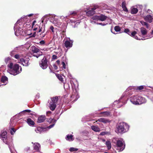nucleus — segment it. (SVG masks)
Instances as JSON below:
<instances>
[{
  "instance_id": "nucleus-1",
  "label": "nucleus",
  "mask_w": 153,
  "mask_h": 153,
  "mask_svg": "<svg viewBox=\"0 0 153 153\" xmlns=\"http://www.w3.org/2000/svg\"><path fill=\"white\" fill-rule=\"evenodd\" d=\"M68 77L69 78V82L68 84L69 88H70L71 86L72 91L70 94L69 97L68 98V99H69L68 102V109L71 107V105H69L76 101L79 98V96L78 92L79 84L77 80L75 78H73L71 75L69 73L68 74Z\"/></svg>"
},
{
  "instance_id": "nucleus-2",
  "label": "nucleus",
  "mask_w": 153,
  "mask_h": 153,
  "mask_svg": "<svg viewBox=\"0 0 153 153\" xmlns=\"http://www.w3.org/2000/svg\"><path fill=\"white\" fill-rule=\"evenodd\" d=\"M86 11H82L80 10L70 11L68 16V23H71L74 27L78 25L80 22V20L85 17V13Z\"/></svg>"
},
{
  "instance_id": "nucleus-3",
  "label": "nucleus",
  "mask_w": 153,
  "mask_h": 153,
  "mask_svg": "<svg viewBox=\"0 0 153 153\" xmlns=\"http://www.w3.org/2000/svg\"><path fill=\"white\" fill-rule=\"evenodd\" d=\"M145 86L140 85L137 87L129 86L120 98L118 100L115 101L114 104L117 105V107L119 108L126 103L127 99V96L131 95L132 93V91L135 90H140L143 89Z\"/></svg>"
},
{
  "instance_id": "nucleus-4",
  "label": "nucleus",
  "mask_w": 153,
  "mask_h": 153,
  "mask_svg": "<svg viewBox=\"0 0 153 153\" xmlns=\"http://www.w3.org/2000/svg\"><path fill=\"white\" fill-rule=\"evenodd\" d=\"M8 67L9 69L10 73L14 75H16L19 74L22 71V68L17 64H14L10 62L8 65Z\"/></svg>"
},
{
  "instance_id": "nucleus-5",
  "label": "nucleus",
  "mask_w": 153,
  "mask_h": 153,
  "mask_svg": "<svg viewBox=\"0 0 153 153\" xmlns=\"http://www.w3.org/2000/svg\"><path fill=\"white\" fill-rule=\"evenodd\" d=\"M129 126L125 122L118 123L117 125L115 132L117 133H123L127 131L129 128Z\"/></svg>"
},
{
  "instance_id": "nucleus-6",
  "label": "nucleus",
  "mask_w": 153,
  "mask_h": 153,
  "mask_svg": "<svg viewBox=\"0 0 153 153\" xmlns=\"http://www.w3.org/2000/svg\"><path fill=\"white\" fill-rule=\"evenodd\" d=\"M107 18V16L103 15H101L100 16H95L91 17L90 20L91 23L95 24L97 21H104Z\"/></svg>"
},
{
  "instance_id": "nucleus-7",
  "label": "nucleus",
  "mask_w": 153,
  "mask_h": 153,
  "mask_svg": "<svg viewBox=\"0 0 153 153\" xmlns=\"http://www.w3.org/2000/svg\"><path fill=\"white\" fill-rule=\"evenodd\" d=\"M31 51L33 53H37L36 55L34 54L33 56L38 58L42 55V52L37 47L35 46H32L31 47Z\"/></svg>"
},
{
  "instance_id": "nucleus-8",
  "label": "nucleus",
  "mask_w": 153,
  "mask_h": 153,
  "mask_svg": "<svg viewBox=\"0 0 153 153\" xmlns=\"http://www.w3.org/2000/svg\"><path fill=\"white\" fill-rule=\"evenodd\" d=\"M30 59L27 57H21L20 59V62L19 63L22 64L23 66H28L30 64L29 62Z\"/></svg>"
},
{
  "instance_id": "nucleus-9",
  "label": "nucleus",
  "mask_w": 153,
  "mask_h": 153,
  "mask_svg": "<svg viewBox=\"0 0 153 153\" xmlns=\"http://www.w3.org/2000/svg\"><path fill=\"white\" fill-rule=\"evenodd\" d=\"M48 61L47 58L45 56H44L39 63L40 66L43 69H46L48 65Z\"/></svg>"
},
{
  "instance_id": "nucleus-10",
  "label": "nucleus",
  "mask_w": 153,
  "mask_h": 153,
  "mask_svg": "<svg viewBox=\"0 0 153 153\" xmlns=\"http://www.w3.org/2000/svg\"><path fill=\"white\" fill-rule=\"evenodd\" d=\"M124 32L128 34V35H129L131 37H133L134 39H137V40H140L141 39L139 38H138V37L137 36H136V34L137 33L135 31H134L132 32H131L128 29H126L124 30Z\"/></svg>"
},
{
  "instance_id": "nucleus-11",
  "label": "nucleus",
  "mask_w": 153,
  "mask_h": 153,
  "mask_svg": "<svg viewBox=\"0 0 153 153\" xmlns=\"http://www.w3.org/2000/svg\"><path fill=\"white\" fill-rule=\"evenodd\" d=\"M116 145L117 147L120 148L119 151L120 152L123 151L125 147L124 142L122 140H119Z\"/></svg>"
},
{
  "instance_id": "nucleus-12",
  "label": "nucleus",
  "mask_w": 153,
  "mask_h": 153,
  "mask_svg": "<svg viewBox=\"0 0 153 153\" xmlns=\"http://www.w3.org/2000/svg\"><path fill=\"white\" fill-rule=\"evenodd\" d=\"M99 6L97 5H95L94 7L91 8V10L86 12V14L88 16H91L94 14L95 13V10L98 8Z\"/></svg>"
},
{
  "instance_id": "nucleus-13",
  "label": "nucleus",
  "mask_w": 153,
  "mask_h": 153,
  "mask_svg": "<svg viewBox=\"0 0 153 153\" xmlns=\"http://www.w3.org/2000/svg\"><path fill=\"white\" fill-rule=\"evenodd\" d=\"M0 136L3 142L6 144L8 145V142L7 141V132L5 131L2 132L0 135Z\"/></svg>"
},
{
  "instance_id": "nucleus-14",
  "label": "nucleus",
  "mask_w": 153,
  "mask_h": 153,
  "mask_svg": "<svg viewBox=\"0 0 153 153\" xmlns=\"http://www.w3.org/2000/svg\"><path fill=\"white\" fill-rule=\"evenodd\" d=\"M66 30H65L63 31L62 32V35L61 36V38H63L65 37V38L63 40L64 44L63 45V47H65L67 48V39L66 38V35L65 34Z\"/></svg>"
},
{
  "instance_id": "nucleus-15",
  "label": "nucleus",
  "mask_w": 153,
  "mask_h": 153,
  "mask_svg": "<svg viewBox=\"0 0 153 153\" xmlns=\"http://www.w3.org/2000/svg\"><path fill=\"white\" fill-rule=\"evenodd\" d=\"M137 105L141 104L146 102L145 98L141 96L138 95Z\"/></svg>"
},
{
  "instance_id": "nucleus-16",
  "label": "nucleus",
  "mask_w": 153,
  "mask_h": 153,
  "mask_svg": "<svg viewBox=\"0 0 153 153\" xmlns=\"http://www.w3.org/2000/svg\"><path fill=\"white\" fill-rule=\"evenodd\" d=\"M138 95L131 96L130 97V101L133 104L137 105Z\"/></svg>"
},
{
  "instance_id": "nucleus-17",
  "label": "nucleus",
  "mask_w": 153,
  "mask_h": 153,
  "mask_svg": "<svg viewBox=\"0 0 153 153\" xmlns=\"http://www.w3.org/2000/svg\"><path fill=\"white\" fill-rule=\"evenodd\" d=\"M145 20L149 23H151L153 21V16L148 15L144 17Z\"/></svg>"
},
{
  "instance_id": "nucleus-18",
  "label": "nucleus",
  "mask_w": 153,
  "mask_h": 153,
  "mask_svg": "<svg viewBox=\"0 0 153 153\" xmlns=\"http://www.w3.org/2000/svg\"><path fill=\"white\" fill-rule=\"evenodd\" d=\"M46 119L45 115H42L38 118L37 122L39 123L43 122Z\"/></svg>"
},
{
  "instance_id": "nucleus-19",
  "label": "nucleus",
  "mask_w": 153,
  "mask_h": 153,
  "mask_svg": "<svg viewBox=\"0 0 153 153\" xmlns=\"http://www.w3.org/2000/svg\"><path fill=\"white\" fill-rule=\"evenodd\" d=\"M73 41L72 40H71L68 37V42H67V46H68V50L73 45Z\"/></svg>"
},
{
  "instance_id": "nucleus-20",
  "label": "nucleus",
  "mask_w": 153,
  "mask_h": 153,
  "mask_svg": "<svg viewBox=\"0 0 153 153\" xmlns=\"http://www.w3.org/2000/svg\"><path fill=\"white\" fill-rule=\"evenodd\" d=\"M8 79L6 76H1V82L6 83L4 85H6L8 82Z\"/></svg>"
},
{
  "instance_id": "nucleus-21",
  "label": "nucleus",
  "mask_w": 153,
  "mask_h": 153,
  "mask_svg": "<svg viewBox=\"0 0 153 153\" xmlns=\"http://www.w3.org/2000/svg\"><path fill=\"white\" fill-rule=\"evenodd\" d=\"M51 102L56 105L59 100L58 97L56 96L55 97L51 98Z\"/></svg>"
},
{
  "instance_id": "nucleus-22",
  "label": "nucleus",
  "mask_w": 153,
  "mask_h": 153,
  "mask_svg": "<svg viewBox=\"0 0 153 153\" xmlns=\"http://www.w3.org/2000/svg\"><path fill=\"white\" fill-rule=\"evenodd\" d=\"M40 147V145L38 143H35L34 145V149L37 152L39 150V148Z\"/></svg>"
},
{
  "instance_id": "nucleus-23",
  "label": "nucleus",
  "mask_w": 153,
  "mask_h": 153,
  "mask_svg": "<svg viewBox=\"0 0 153 153\" xmlns=\"http://www.w3.org/2000/svg\"><path fill=\"white\" fill-rule=\"evenodd\" d=\"M49 104L50 109L52 111L54 110L56 108V104H54V103H52L51 102H50V103Z\"/></svg>"
},
{
  "instance_id": "nucleus-24",
  "label": "nucleus",
  "mask_w": 153,
  "mask_h": 153,
  "mask_svg": "<svg viewBox=\"0 0 153 153\" xmlns=\"http://www.w3.org/2000/svg\"><path fill=\"white\" fill-rule=\"evenodd\" d=\"M97 121L101 122H102L104 123H106L109 122V120L107 119L103 118H101L98 119Z\"/></svg>"
},
{
  "instance_id": "nucleus-25",
  "label": "nucleus",
  "mask_w": 153,
  "mask_h": 153,
  "mask_svg": "<svg viewBox=\"0 0 153 153\" xmlns=\"http://www.w3.org/2000/svg\"><path fill=\"white\" fill-rule=\"evenodd\" d=\"M74 137L73 135L71 134H68V141H72L74 139Z\"/></svg>"
},
{
  "instance_id": "nucleus-26",
  "label": "nucleus",
  "mask_w": 153,
  "mask_h": 153,
  "mask_svg": "<svg viewBox=\"0 0 153 153\" xmlns=\"http://www.w3.org/2000/svg\"><path fill=\"white\" fill-rule=\"evenodd\" d=\"M27 123L29 125L33 126L34 125L35 123L34 121L30 118L27 119Z\"/></svg>"
},
{
  "instance_id": "nucleus-27",
  "label": "nucleus",
  "mask_w": 153,
  "mask_h": 153,
  "mask_svg": "<svg viewBox=\"0 0 153 153\" xmlns=\"http://www.w3.org/2000/svg\"><path fill=\"white\" fill-rule=\"evenodd\" d=\"M91 128L93 130L96 132H99L100 131V128L94 126H91Z\"/></svg>"
},
{
  "instance_id": "nucleus-28",
  "label": "nucleus",
  "mask_w": 153,
  "mask_h": 153,
  "mask_svg": "<svg viewBox=\"0 0 153 153\" xmlns=\"http://www.w3.org/2000/svg\"><path fill=\"white\" fill-rule=\"evenodd\" d=\"M139 10H140L138 9L137 8L133 7L131 9V13L132 14H135L137 13L138 11Z\"/></svg>"
},
{
  "instance_id": "nucleus-29",
  "label": "nucleus",
  "mask_w": 153,
  "mask_h": 153,
  "mask_svg": "<svg viewBox=\"0 0 153 153\" xmlns=\"http://www.w3.org/2000/svg\"><path fill=\"white\" fill-rule=\"evenodd\" d=\"M140 31L142 34L143 35H145L147 33V30L143 27H142L140 28Z\"/></svg>"
},
{
  "instance_id": "nucleus-30",
  "label": "nucleus",
  "mask_w": 153,
  "mask_h": 153,
  "mask_svg": "<svg viewBox=\"0 0 153 153\" xmlns=\"http://www.w3.org/2000/svg\"><path fill=\"white\" fill-rule=\"evenodd\" d=\"M122 7L123 9V10L125 11L126 12H127L128 11V10L126 5V2L125 1H123L122 3Z\"/></svg>"
},
{
  "instance_id": "nucleus-31",
  "label": "nucleus",
  "mask_w": 153,
  "mask_h": 153,
  "mask_svg": "<svg viewBox=\"0 0 153 153\" xmlns=\"http://www.w3.org/2000/svg\"><path fill=\"white\" fill-rule=\"evenodd\" d=\"M44 128L41 127H37L35 130V131L37 133H39L42 132L43 131Z\"/></svg>"
},
{
  "instance_id": "nucleus-32",
  "label": "nucleus",
  "mask_w": 153,
  "mask_h": 153,
  "mask_svg": "<svg viewBox=\"0 0 153 153\" xmlns=\"http://www.w3.org/2000/svg\"><path fill=\"white\" fill-rule=\"evenodd\" d=\"M105 144L108 148V149H110L111 148V144L110 141H107L105 142Z\"/></svg>"
},
{
  "instance_id": "nucleus-33",
  "label": "nucleus",
  "mask_w": 153,
  "mask_h": 153,
  "mask_svg": "<svg viewBox=\"0 0 153 153\" xmlns=\"http://www.w3.org/2000/svg\"><path fill=\"white\" fill-rule=\"evenodd\" d=\"M46 121L50 123H54L56 120L50 118L49 119H46Z\"/></svg>"
},
{
  "instance_id": "nucleus-34",
  "label": "nucleus",
  "mask_w": 153,
  "mask_h": 153,
  "mask_svg": "<svg viewBox=\"0 0 153 153\" xmlns=\"http://www.w3.org/2000/svg\"><path fill=\"white\" fill-rule=\"evenodd\" d=\"M101 114L103 115V116L104 117H107L109 116L110 115V113L109 111H104L102 112L101 113Z\"/></svg>"
},
{
  "instance_id": "nucleus-35",
  "label": "nucleus",
  "mask_w": 153,
  "mask_h": 153,
  "mask_svg": "<svg viewBox=\"0 0 153 153\" xmlns=\"http://www.w3.org/2000/svg\"><path fill=\"white\" fill-rule=\"evenodd\" d=\"M140 23L143 26H145L148 29L149 28V25L146 22L143 21H140Z\"/></svg>"
},
{
  "instance_id": "nucleus-36",
  "label": "nucleus",
  "mask_w": 153,
  "mask_h": 153,
  "mask_svg": "<svg viewBox=\"0 0 153 153\" xmlns=\"http://www.w3.org/2000/svg\"><path fill=\"white\" fill-rule=\"evenodd\" d=\"M56 75L57 78L59 80H60V81L64 83L63 82V78H62V76L61 75L59 74H56Z\"/></svg>"
},
{
  "instance_id": "nucleus-37",
  "label": "nucleus",
  "mask_w": 153,
  "mask_h": 153,
  "mask_svg": "<svg viewBox=\"0 0 153 153\" xmlns=\"http://www.w3.org/2000/svg\"><path fill=\"white\" fill-rule=\"evenodd\" d=\"M111 133L109 131H103L101 132L100 133V135H110Z\"/></svg>"
},
{
  "instance_id": "nucleus-38",
  "label": "nucleus",
  "mask_w": 153,
  "mask_h": 153,
  "mask_svg": "<svg viewBox=\"0 0 153 153\" xmlns=\"http://www.w3.org/2000/svg\"><path fill=\"white\" fill-rule=\"evenodd\" d=\"M78 150V149L75 148L74 147H71L69 149V150L70 152H76Z\"/></svg>"
},
{
  "instance_id": "nucleus-39",
  "label": "nucleus",
  "mask_w": 153,
  "mask_h": 153,
  "mask_svg": "<svg viewBox=\"0 0 153 153\" xmlns=\"http://www.w3.org/2000/svg\"><path fill=\"white\" fill-rule=\"evenodd\" d=\"M61 64H62V65L61 67H60V68L64 69L66 68V64L64 61H62Z\"/></svg>"
},
{
  "instance_id": "nucleus-40",
  "label": "nucleus",
  "mask_w": 153,
  "mask_h": 153,
  "mask_svg": "<svg viewBox=\"0 0 153 153\" xmlns=\"http://www.w3.org/2000/svg\"><path fill=\"white\" fill-rule=\"evenodd\" d=\"M16 131L15 129L14 128H12L10 129V132L11 135H13Z\"/></svg>"
},
{
  "instance_id": "nucleus-41",
  "label": "nucleus",
  "mask_w": 153,
  "mask_h": 153,
  "mask_svg": "<svg viewBox=\"0 0 153 153\" xmlns=\"http://www.w3.org/2000/svg\"><path fill=\"white\" fill-rule=\"evenodd\" d=\"M114 29L115 30L116 32H118V31H120V27L118 26H115L114 27Z\"/></svg>"
},
{
  "instance_id": "nucleus-42",
  "label": "nucleus",
  "mask_w": 153,
  "mask_h": 153,
  "mask_svg": "<svg viewBox=\"0 0 153 153\" xmlns=\"http://www.w3.org/2000/svg\"><path fill=\"white\" fill-rule=\"evenodd\" d=\"M119 140H118L117 138H114L112 139V143L116 144H117L118 141Z\"/></svg>"
},
{
  "instance_id": "nucleus-43",
  "label": "nucleus",
  "mask_w": 153,
  "mask_h": 153,
  "mask_svg": "<svg viewBox=\"0 0 153 153\" xmlns=\"http://www.w3.org/2000/svg\"><path fill=\"white\" fill-rule=\"evenodd\" d=\"M137 8L138 9H139L140 10L139 11V12H141L143 8V6L141 5H138L137 6Z\"/></svg>"
},
{
  "instance_id": "nucleus-44",
  "label": "nucleus",
  "mask_w": 153,
  "mask_h": 153,
  "mask_svg": "<svg viewBox=\"0 0 153 153\" xmlns=\"http://www.w3.org/2000/svg\"><path fill=\"white\" fill-rule=\"evenodd\" d=\"M95 24H97V25H102V26H104L108 24L107 23H105L104 22L103 23H98L97 22H96Z\"/></svg>"
},
{
  "instance_id": "nucleus-45",
  "label": "nucleus",
  "mask_w": 153,
  "mask_h": 153,
  "mask_svg": "<svg viewBox=\"0 0 153 153\" xmlns=\"http://www.w3.org/2000/svg\"><path fill=\"white\" fill-rule=\"evenodd\" d=\"M57 59V56L55 55H53L52 57V61L54 60Z\"/></svg>"
},
{
  "instance_id": "nucleus-46",
  "label": "nucleus",
  "mask_w": 153,
  "mask_h": 153,
  "mask_svg": "<svg viewBox=\"0 0 153 153\" xmlns=\"http://www.w3.org/2000/svg\"><path fill=\"white\" fill-rule=\"evenodd\" d=\"M56 63H57L59 68L60 67H61L62 64H61V63H60V61L59 60H57L56 61Z\"/></svg>"
},
{
  "instance_id": "nucleus-47",
  "label": "nucleus",
  "mask_w": 153,
  "mask_h": 153,
  "mask_svg": "<svg viewBox=\"0 0 153 153\" xmlns=\"http://www.w3.org/2000/svg\"><path fill=\"white\" fill-rule=\"evenodd\" d=\"M39 27V26L38 25H35L34 26V27H33V30L34 31L38 29V27Z\"/></svg>"
},
{
  "instance_id": "nucleus-48",
  "label": "nucleus",
  "mask_w": 153,
  "mask_h": 153,
  "mask_svg": "<svg viewBox=\"0 0 153 153\" xmlns=\"http://www.w3.org/2000/svg\"><path fill=\"white\" fill-rule=\"evenodd\" d=\"M14 57L16 59H19V61H20V59L21 58L19 54H16L14 56Z\"/></svg>"
},
{
  "instance_id": "nucleus-49",
  "label": "nucleus",
  "mask_w": 153,
  "mask_h": 153,
  "mask_svg": "<svg viewBox=\"0 0 153 153\" xmlns=\"http://www.w3.org/2000/svg\"><path fill=\"white\" fill-rule=\"evenodd\" d=\"M36 22V20H34L32 24V28H33L34 27V26L35 25V24Z\"/></svg>"
},
{
  "instance_id": "nucleus-50",
  "label": "nucleus",
  "mask_w": 153,
  "mask_h": 153,
  "mask_svg": "<svg viewBox=\"0 0 153 153\" xmlns=\"http://www.w3.org/2000/svg\"><path fill=\"white\" fill-rule=\"evenodd\" d=\"M31 111L30 110H24L22 112H26L30 113V112H31Z\"/></svg>"
},
{
  "instance_id": "nucleus-51",
  "label": "nucleus",
  "mask_w": 153,
  "mask_h": 153,
  "mask_svg": "<svg viewBox=\"0 0 153 153\" xmlns=\"http://www.w3.org/2000/svg\"><path fill=\"white\" fill-rule=\"evenodd\" d=\"M54 124H55L54 123H53V124L49 126L48 127V128L49 129L51 128H52L54 126Z\"/></svg>"
},
{
  "instance_id": "nucleus-52",
  "label": "nucleus",
  "mask_w": 153,
  "mask_h": 153,
  "mask_svg": "<svg viewBox=\"0 0 153 153\" xmlns=\"http://www.w3.org/2000/svg\"><path fill=\"white\" fill-rule=\"evenodd\" d=\"M50 29L51 30L52 32L53 33L54 32L53 30L54 27L53 26H51L50 27Z\"/></svg>"
},
{
  "instance_id": "nucleus-53",
  "label": "nucleus",
  "mask_w": 153,
  "mask_h": 153,
  "mask_svg": "<svg viewBox=\"0 0 153 153\" xmlns=\"http://www.w3.org/2000/svg\"><path fill=\"white\" fill-rule=\"evenodd\" d=\"M53 67L54 68L55 70H56L58 69V68L57 66L56 65V64H54L53 65Z\"/></svg>"
},
{
  "instance_id": "nucleus-54",
  "label": "nucleus",
  "mask_w": 153,
  "mask_h": 153,
  "mask_svg": "<svg viewBox=\"0 0 153 153\" xmlns=\"http://www.w3.org/2000/svg\"><path fill=\"white\" fill-rule=\"evenodd\" d=\"M10 59V58L9 57H8L5 59V61L6 64H7L8 61H9Z\"/></svg>"
},
{
  "instance_id": "nucleus-55",
  "label": "nucleus",
  "mask_w": 153,
  "mask_h": 153,
  "mask_svg": "<svg viewBox=\"0 0 153 153\" xmlns=\"http://www.w3.org/2000/svg\"><path fill=\"white\" fill-rule=\"evenodd\" d=\"M40 43L41 45H43L45 44V42L44 40H42L40 42Z\"/></svg>"
},
{
  "instance_id": "nucleus-56",
  "label": "nucleus",
  "mask_w": 153,
  "mask_h": 153,
  "mask_svg": "<svg viewBox=\"0 0 153 153\" xmlns=\"http://www.w3.org/2000/svg\"><path fill=\"white\" fill-rule=\"evenodd\" d=\"M149 99L152 102H153V95L152 97H150Z\"/></svg>"
},
{
  "instance_id": "nucleus-57",
  "label": "nucleus",
  "mask_w": 153,
  "mask_h": 153,
  "mask_svg": "<svg viewBox=\"0 0 153 153\" xmlns=\"http://www.w3.org/2000/svg\"><path fill=\"white\" fill-rule=\"evenodd\" d=\"M51 111H49L47 112H46V115L47 116H48V115L49 114H51Z\"/></svg>"
},
{
  "instance_id": "nucleus-58",
  "label": "nucleus",
  "mask_w": 153,
  "mask_h": 153,
  "mask_svg": "<svg viewBox=\"0 0 153 153\" xmlns=\"http://www.w3.org/2000/svg\"><path fill=\"white\" fill-rule=\"evenodd\" d=\"M39 30L38 32H41L42 31V27H40V26H39Z\"/></svg>"
},
{
  "instance_id": "nucleus-59",
  "label": "nucleus",
  "mask_w": 153,
  "mask_h": 153,
  "mask_svg": "<svg viewBox=\"0 0 153 153\" xmlns=\"http://www.w3.org/2000/svg\"><path fill=\"white\" fill-rule=\"evenodd\" d=\"M36 32H34L31 36L32 37H35L36 36Z\"/></svg>"
},
{
  "instance_id": "nucleus-60",
  "label": "nucleus",
  "mask_w": 153,
  "mask_h": 153,
  "mask_svg": "<svg viewBox=\"0 0 153 153\" xmlns=\"http://www.w3.org/2000/svg\"><path fill=\"white\" fill-rule=\"evenodd\" d=\"M147 12L149 14L151 13L152 12V11L150 9H148Z\"/></svg>"
},
{
  "instance_id": "nucleus-61",
  "label": "nucleus",
  "mask_w": 153,
  "mask_h": 153,
  "mask_svg": "<svg viewBox=\"0 0 153 153\" xmlns=\"http://www.w3.org/2000/svg\"><path fill=\"white\" fill-rule=\"evenodd\" d=\"M33 14H30L28 15V16H29V17H31V16H32L33 15Z\"/></svg>"
},
{
  "instance_id": "nucleus-62",
  "label": "nucleus",
  "mask_w": 153,
  "mask_h": 153,
  "mask_svg": "<svg viewBox=\"0 0 153 153\" xmlns=\"http://www.w3.org/2000/svg\"><path fill=\"white\" fill-rule=\"evenodd\" d=\"M85 135H86V134H87V133H88V132H87V131H86V132H85Z\"/></svg>"
},
{
  "instance_id": "nucleus-63",
  "label": "nucleus",
  "mask_w": 153,
  "mask_h": 153,
  "mask_svg": "<svg viewBox=\"0 0 153 153\" xmlns=\"http://www.w3.org/2000/svg\"><path fill=\"white\" fill-rule=\"evenodd\" d=\"M87 27V25H85V28H86Z\"/></svg>"
},
{
  "instance_id": "nucleus-64",
  "label": "nucleus",
  "mask_w": 153,
  "mask_h": 153,
  "mask_svg": "<svg viewBox=\"0 0 153 153\" xmlns=\"http://www.w3.org/2000/svg\"><path fill=\"white\" fill-rule=\"evenodd\" d=\"M50 72L51 73L52 72V71L51 70L50 68Z\"/></svg>"
}]
</instances>
